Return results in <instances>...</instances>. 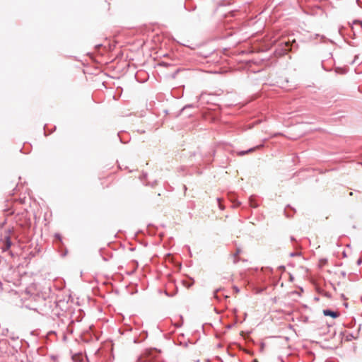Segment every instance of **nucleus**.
Masks as SVG:
<instances>
[{"mask_svg":"<svg viewBox=\"0 0 362 362\" xmlns=\"http://www.w3.org/2000/svg\"><path fill=\"white\" fill-rule=\"evenodd\" d=\"M12 245L11 238L9 235H5L0 240V249L1 251L6 252L8 251Z\"/></svg>","mask_w":362,"mask_h":362,"instance_id":"f257e3e1","label":"nucleus"},{"mask_svg":"<svg viewBox=\"0 0 362 362\" xmlns=\"http://www.w3.org/2000/svg\"><path fill=\"white\" fill-rule=\"evenodd\" d=\"M323 314L325 316H330L332 318H337L339 315L338 312L332 311L331 310H323Z\"/></svg>","mask_w":362,"mask_h":362,"instance_id":"f03ea898","label":"nucleus"},{"mask_svg":"<svg viewBox=\"0 0 362 362\" xmlns=\"http://www.w3.org/2000/svg\"><path fill=\"white\" fill-rule=\"evenodd\" d=\"M262 146H257L256 147H254V148H251L250 149H248L247 151H240L238 152V155L240 156H243V155H245L246 153H249V152H252L254 151L255 149L257 148H260Z\"/></svg>","mask_w":362,"mask_h":362,"instance_id":"7ed1b4c3","label":"nucleus"},{"mask_svg":"<svg viewBox=\"0 0 362 362\" xmlns=\"http://www.w3.org/2000/svg\"><path fill=\"white\" fill-rule=\"evenodd\" d=\"M218 291H219V289L216 290V291H215V292H214V297L215 298H216V299H218V296H217V292H218Z\"/></svg>","mask_w":362,"mask_h":362,"instance_id":"20e7f679","label":"nucleus"},{"mask_svg":"<svg viewBox=\"0 0 362 362\" xmlns=\"http://www.w3.org/2000/svg\"><path fill=\"white\" fill-rule=\"evenodd\" d=\"M239 253H240V250H239V249H238V250H237V251H236V252H235V255H234L235 258L238 255V254H239Z\"/></svg>","mask_w":362,"mask_h":362,"instance_id":"39448f33","label":"nucleus"},{"mask_svg":"<svg viewBox=\"0 0 362 362\" xmlns=\"http://www.w3.org/2000/svg\"><path fill=\"white\" fill-rule=\"evenodd\" d=\"M217 201L218 202V203H220V199H217ZM219 206H220V208L221 209V204H219Z\"/></svg>","mask_w":362,"mask_h":362,"instance_id":"423d86ee","label":"nucleus"},{"mask_svg":"<svg viewBox=\"0 0 362 362\" xmlns=\"http://www.w3.org/2000/svg\"><path fill=\"white\" fill-rule=\"evenodd\" d=\"M361 259H358V264H361Z\"/></svg>","mask_w":362,"mask_h":362,"instance_id":"0eeeda50","label":"nucleus"},{"mask_svg":"<svg viewBox=\"0 0 362 362\" xmlns=\"http://www.w3.org/2000/svg\"><path fill=\"white\" fill-rule=\"evenodd\" d=\"M237 262H238V260L236 259H235L234 263H236Z\"/></svg>","mask_w":362,"mask_h":362,"instance_id":"6e6552de","label":"nucleus"},{"mask_svg":"<svg viewBox=\"0 0 362 362\" xmlns=\"http://www.w3.org/2000/svg\"><path fill=\"white\" fill-rule=\"evenodd\" d=\"M291 256H294V255H295V254H294V253H291Z\"/></svg>","mask_w":362,"mask_h":362,"instance_id":"1a4fd4ad","label":"nucleus"},{"mask_svg":"<svg viewBox=\"0 0 362 362\" xmlns=\"http://www.w3.org/2000/svg\"><path fill=\"white\" fill-rule=\"evenodd\" d=\"M281 362H284V361H282Z\"/></svg>","mask_w":362,"mask_h":362,"instance_id":"9d476101","label":"nucleus"}]
</instances>
